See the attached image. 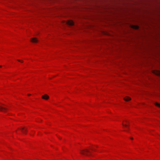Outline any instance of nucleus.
<instances>
[{
  "mask_svg": "<svg viewBox=\"0 0 160 160\" xmlns=\"http://www.w3.org/2000/svg\"><path fill=\"white\" fill-rule=\"evenodd\" d=\"M2 66L0 65V68Z\"/></svg>",
  "mask_w": 160,
  "mask_h": 160,
  "instance_id": "nucleus-16",
  "label": "nucleus"
},
{
  "mask_svg": "<svg viewBox=\"0 0 160 160\" xmlns=\"http://www.w3.org/2000/svg\"><path fill=\"white\" fill-rule=\"evenodd\" d=\"M31 41L33 42H38V40L35 38H32Z\"/></svg>",
  "mask_w": 160,
  "mask_h": 160,
  "instance_id": "nucleus-5",
  "label": "nucleus"
},
{
  "mask_svg": "<svg viewBox=\"0 0 160 160\" xmlns=\"http://www.w3.org/2000/svg\"><path fill=\"white\" fill-rule=\"evenodd\" d=\"M7 110V108L0 106V111L5 112Z\"/></svg>",
  "mask_w": 160,
  "mask_h": 160,
  "instance_id": "nucleus-2",
  "label": "nucleus"
},
{
  "mask_svg": "<svg viewBox=\"0 0 160 160\" xmlns=\"http://www.w3.org/2000/svg\"><path fill=\"white\" fill-rule=\"evenodd\" d=\"M155 105L156 106H158V107H160V105L159 103H158L156 102L155 103Z\"/></svg>",
  "mask_w": 160,
  "mask_h": 160,
  "instance_id": "nucleus-8",
  "label": "nucleus"
},
{
  "mask_svg": "<svg viewBox=\"0 0 160 160\" xmlns=\"http://www.w3.org/2000/svg\"><path fill=\"white\" fill-rule=\"evenodd\" d=\"M91 149L92 150H94V149Z\"/></svg>",
  "mask_w": 160,
  "mask_h": 160,
  "instance_id": "nucleus-13",
  "label": "nucleus"
},
{
  "mask_svg": "<svg viewBox=\"0 0 160 160\" xmlns=\"http://www.w3.org/2000/svg\"><path fill=\"white\" fill-rule=\"evenodd\" d=\"M80 151H81V152H80L81 154H83V155H86V156H89V155H88L87 154H86L85 152H90L87 149H85L83 150H81Z\"/></svg>",
  "mask_w": 160,
  "mask_h": 160,
  "instance_id": "nucleus-1",
  "label": "nucleus"
},
{
  "mask_svg": "<svg viewBox=\"0 0 160 160\" xmlns=\"http://www.w3.org/2000/svg\"><path fill=\"white\" fill-rule=\"evenodd\" d=\"M159 74H160V72H159Z\"/></svg>",
  "mask_w": 160,
  "mask_h": 160,
  "instance_id": "nucleus-17",
  "label": "nucleus"
},
{
  "mask_svg": "<svg viewBox=\"0 0 160 160\" xmlns=\"http://www.w3.org/2000/svg\"><path fill=\"white\" fill-rule=\"evenodd\" d=\"M122 124L123 127H125L126 128L128 127L127 125L126 124H124L123 123H122Z\"/></svg>",
  "mask_w": 160,
  "mask_h": 160,
  "instance_id": "nucleus-9",
  "label": "nucleus"
},
{
  "mask_svg": "<svg viewBox=\"0 0 160 160\" xmlns=\"http://www.w3.org/2000/svg\"><path fill=\"white\" fill-rule=\"evenodd\" d=\"M49 98V96L46 94H45L42 96V98L45 100L48 99Z\"/></svg>",
  "mask_w": 160,
  "mask_h": 160,
  "instance_id": "nucleus-4",
  "label": "nucleus"
},
{
  "mask_svg": "<svg viewBox=\"0 0 160 160\" xmlns=\"http://www.w3.org/2000/svg\"><path fill=\"white\" fill-rule=\"evenodd\" d=\"M17 60H18V61H19V62H23V61H20V60H18V59Z\"/></svg>",
  "mask_w": 160,
  "mask_h": 160,
  "instance_id": "nucleus-11",
  "label": "nucleus"
},
{
  "mask_svg": "<svg viewBox=\"0 0 160 160\" xmlns=\"http://www.w3.org/2000/svg\"><path fill=\"white\" fill-rule=\"evenodd\" d=\"M134 28L136 29H138L139 28V27L138 26H135Z\"/></svg>",
  "mask_w": 160,
  "mask_h": 160,
  "instance_id": "nucleus-10",
  "label": "nucleus"
},
{
  "mask_svg": "<svg viewBox=\"0 0 160 160\" xmlns=\"http://www.w3.org/2000/svg\"><path fill=\"white\" fill-rule=\"evenodd\" d=\"M31 95L30 94H28V95L29 96H30Z\"/></svg>",
  "mask_w": 160,
  "mask_h": 160,
  "instance_id": "nucleus-12",
  "label": "nucleus"
},
{
  "mask_svg": "<svg viewBox=\"0 0 160 160\" xmlns=\"http://www.w3.org/2000/svg\"><path fill=\"white\" fill-rule=\"evenodd\" d=\"M126 122L127 123H127H128V121H126Z\"/></svg>",
  "mask_w": 160,
  "mask_h": 160,
  "instance_id": "nucleus-15",
  "label": "nucleus"
},
{
  "mask_svg": "<svg viewBox=\"0 0 160 160\" xmlns=\"http://www.w3.org/2000/svg\"><path fill=\"white\" fill-rule=\"evenodd\" d=\"M21 130L23 133H26V132L27 131V129H26L24 128H21Z\"/></svg>",
  "mask_w": 160,
  "mask_h": 160,
  "instance_id": "nucleus-6",
  "label": "nucleus"
},
{
  "mask_svg": "<svg viewBox=\"0 0 160 160\" xmlns=\"http://www.w3.org/2000/svg\"><path fill=\"white\" fill-rule=\"evenodd\" d=\"M124 100L126 101H128L131 100V98L129 97H126L124 98Z\"/></svg>",
  "mask_w": 160,
  "mask_h": 160,
  "instance_id": "nucleus-7",
  "label": "nucleus"
},
{
  "mask_svg": "<svg viewBox=\"0 0 160 160\" xmlns=\"http://www.w3.org/2000/svg\"><path fill=\"white\" fill-rule=\"evenodd\" d=\"M131 139H133V138H131Z\"/></svg>",
  "mask_w": 160,
  "mask_h": 160,
  "instance_id": "nucleus-14",
  "label": "nucleus"
},
{
  "mask_svg": "<svg viewBox=\"0 0 160 160\" xmlns=\"http://www.w3.org/2000/svg\"><path fill=\"white\" fill-rule=\"evenodd\" d=\"M67 24L70 26H73L74 25V22L71 20L68 21L67 22Z\"/></svg>",
  "mask_w": 160,
  "mask_h": 160,
  "instance_id": "nucleus-3",
  "label": "nucleus"
}]
</instances>
